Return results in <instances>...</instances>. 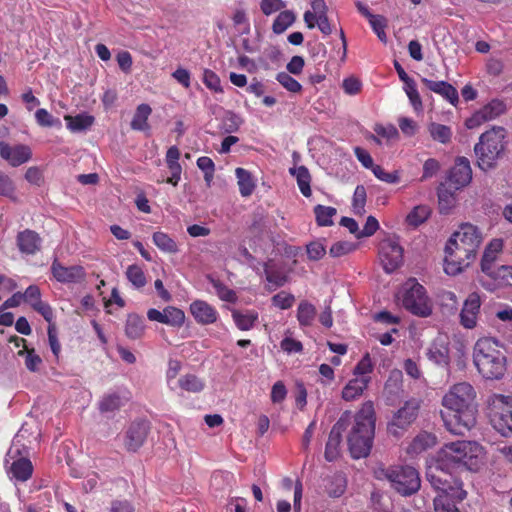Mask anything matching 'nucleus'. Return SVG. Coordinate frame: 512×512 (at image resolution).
<instances>
[{"instance_id": "obj_12", "label": "nucleus", "mask_w": 512, "mask_h": 512, "mask_svg": "<svg viewBox=\"0 0 512 512\" xmlns=\"http://www.w3.org/2000/svg\"><path fill=\"white\" fill-rule=\"evenodd\" d=\"M379 259L384 270L391 273L403 262V248L394 239H383L379 244Z\"/></svg>"}, {"instance_id": "obj_11", "label": "nucleus", "mask_w": 512, "mask_h": 512, "mask_svg": "<svg viewBox=\"0 0 512 512\" xmlns=\"http://www.w3.org/2000/svg\"><path fill=\"white\" fill-rule=\"evenodd\" d=\"M421 399L410 398L398 409L388 423V432L399 437L417 419L421 407Z\"/></svg>"}, {"instance_id": "obj_50", "label": "nucleus", "mask_w": 512, "mask_h": 512, "mask_svg": "<svg viewBox=\"0 0 512 512\" xmlns=\"http://www.w3.org/2000/svg\"><path fill=\"white\" fill-rule=\"evenodd\" d=\"M286 7L283 0H261L260 9L265 16H270L276 12H281Z\"/></svg>"}, {"instance_id": "obj_42", "label": "nucleus", "mask_w": 512, "mask_h": 512, "mask_svg": "<svg viewBox=\"0 0 512 512\" xmlns=\"http://www.w3.org/2000/svg\"><path fill=\"white\" fill-rule=\"evenodd\" d=\"M23 302L21 292L14 293L0 306V320H13L14 316L11 312H7L8 308L19 306Z\"/></svg>"}, {"instance_id": "obj_38", "label": "nucleus", "mask_w": 512, "mask_h": 512, "mask_svg": "<svg viewBox=\"0 0 512 512\" xmlns=\"http://www.w3.org/2000/svg\"><path fill=\"white\" fill-rule=\"evenodd\" d=\"M337 210L331 206L316 205L314 207V214L318 226L325 227L333 224V217L336 215Z\"/></svg>"}, {"instance_id": "obj_13", "label": "nucleus", "mask_w": 512, "mask_h": 512, "mask_svg": "<svg viewBox=\"0 0 512 512\" xmlns=\"http://www.w3.org/2000/svg\"><path fill=\"white\" fill-rule=\"evenodd\" d=\"M351 412L345 411L332 427L325 447V459L329 462L336 460L340 455L342 432H344L351 420Z\"/></svg>"}, {"instance_id": "obj_8", "label": "nucleus", "mask_w": 512, "mask_h": 512, "mask_svg": "<svg viewBox=\"0 0 512 512\" xmlns=\"http://www.w3.org/2000/svg\"><path fill=\"white\" fill-rule=\"evenodd\" d=\"M402 306L412 315L427 318L432 313V302L426 289L415 279H409L398 297Z\"/></svg>"}, {"instance_id": "obj_31", "label": "nucleus", "mask_w": 512, "mask_h": 512, "mask_svg": "<svg viewBox=\"0 0 512 512\" xmlns=\"http://www.w3.org/2000/svg\"><path fill=\"white\" fill-rule=\"evenodd\" d=\"M428 132L431 138L441 144H448L451 142L453 132L447 125L431 122L428 127Z\"/></svg>"}, {"instance_id": "obj_10", "label": "nucleus", "mask_w": 512, "mask_h": 512, "mask_svg": "<svg viewBox=\"0 0 512 512\" xmlns=\"http://www.w3.org/2000/svg\"><path fill=\"white\" fill-rule=\"evenodd\" d=\"M382 472L395 490L404 496L416 493L421 486L419 473L412 466H393Z\"/></svg>"}, {"instance_id": "obj_62", "label": "nucleus", "mask_w": 512, "mask_h": 512, "mask_svg": "<svg viewBox=\"0 0 512 512\" xmlns=\"http://www.w3.org/2000/svg\"><path fill=\"white\" fill-rule=\"evenodd\" d=\"M143 322H126L125 333L130 339H138L144 334Z\"/></svg>"}, {"instance_id": "obj_55", "label": "nucleus", "mask_w": 512, "mask_h": 512, "mask_svg": "<svg viewBox=\"0 0 512 512\" xmlns=\"http://www.w3.org/2000/svg\"><path fill=\"white\" fill-rule=\"evenodd\" d=\"M281 349L287 354L300 353L303 350V345L300 341L286 335L280 342Z\"/></svg>"}, {"instance_id": "obj_44", "label": "nucleus", "mask_w": 512, "mask_h": 512, "mask_svg": "<svg viewBox=\"0 0 512 512\" xmlns=\"http://www.w3.org/2000/svg\"><path fill=\"white\" fill-rule=\"evenodd\" d=\"M373 371V363L369 353H366L353 369V376L358 378H371L370 373Z\"/></svg>"}, {"instance_id": "obj_48", "label": "nucleus", "mask_w": 512, "mask_h": 512, "mask_svg": "<svg viewBox=\"0 0 512 512\" xmlns=\"http://www.w3.org/2000/svg\"><path fill=\"white\" fill-rule=\"evenodd\" d=\"M203 83L213 92L222 93L223 89L219 76L210 69H205L203 72Z\"/></svg>"}, {"instance_id": "obj_17", "label": "nucleus", "mask_w": 512, "mask_h": 512, "mask_svg": "<svg viewBox=\"0 0 512 512\" xmlns=\"http://www.w3.org/2000/svg\"><path fill=\"white\" fill-rule=\"evenodd\" d=\"M149 430V423L145 420L132 422L125 432V448L130 452L138 451L144 444Z\"/></svg>"}, {"instance_id": "obj_22", "label": "nucleus", "mask_w": 512, "mask_h": 512, "mask_svg": "<svg viewBox=\"0 0 512 512\" xmlns=\"http://www.w3.org/2000/svg\"><path fill=\"white\" fill-rule=\"evenodd\" d=\"M503 241L501 239H493L486 246L482 259H481V270L491 275L493 273V263L497 258L499 252L502 251Z\"/></svg>"}, {"instance_id": "obj_58", "label": "nucleus", "mask_w": 512, "mask_h": 512, "mask_svg": "<svg viewBox=\"0 0 512 512\" xmlns=\"http://www.w3.org/2000/svg\"><path fill=\"white\" fill-rule=\"evenodd\" d=\"M35 119L38 125L42 127H52L59 124V120H55L53 116L44 108H40L35 112Z\"/></svg>"}, {"instance_id": "obj_16", "label": "nucleus", "mask_w": 512, "mask_h": 512, "mask_svg": "<svg viewBox=\"0 0 512 512\" xmlns=\"http://www.w3.org/2000/svg\"><path fill=\"white\" fill-rule=\"evenodd\" d=\"M0 157L7 161L12 167H18L32 158V150L28 145H10L7 142H0Z\"/></svg>"}, {"instance_id": "obj_3", "label": "nucleus", "mask_w": 512, "mask_h": 512, "mask_svg": "<svg viewBox=\"0 0 512 512\" xmlns=\"http://www.w3.org/2000/svg\"><path fill=\"white\" fill-rule=\"evenodd\" d=\"M483 447L474 441L457 440L444 444L437 452L435 458L439 467L475 471L483 458Z\"/></svg>"}, {"instance_id": "obj_20", "label": "nucleus", "mask_w": 512, "mask_h": 512, "mask_svg": "<svg viewBox=\"0 0 512 512\" xmlns=\"http://www.w3.org/2000/svg\"><path fill=\"white\" fill-rule=\"evenodd\" d=\"M427 356L438 365H448L449 348L447 336L439 335L428 349Z\"/></svg>"}, {"instance_id": "obj_14", "label": "nucleus", "mask_w": 512, "mask_h": 512, "mask_svg": "<svg viewBox=\"0 0 512 512\" xmlns=\"http://www.w3.org/2000/svg\"><path fill=\"white\" fill-rule=\"evenodd\" d=\"M472 180V169L470 161L464 156H458L454 165L450 168L447 176L449 188L460 190L470 184Z\"/></svg>"}, {"instance_id": "obj_53", "label": "nucleus", "mask_w": 512, "mask_h": 512, "mask_svg": "<svg viewBox=\"0 0 512 512\" xmlns=\"http://www.w3.org/2000/svg\"><path fill=\"white\" fill-rule=\"evenodd\" d=\"M405 92L410 100L411 105L415 111H421L423 109L422 99L416 88L415 81L405 86Z\"/></svg>"}, {"instance_id": "obj_37", "label": "nucleus", "mask_w": 512, "mask_h": 512, "mask_svg": "<svg viewBox=\"0 0 512 512\" xmlns=\"http://www.w3.org/2000/svg\"><path fill=\"white\" fill-rule=\"evenodd\" d=\"M153 243L158 249L165 253L174 254L178 252L177 243L166 233L157 231L152 236Z\"/></svg>"}, {"instance_id": "obj_2", "label": "nucleus", "mask_w": 512, "mask_h": 512, "mask_svg": "<svg viewBox=\"0 0 512 512\" xmlns=\"http://www.w3.org/2000/svg\"><path fill=\"white\" fill-rule=\"evenodd\" d=\"M483 241L482 232L471 223H462L446 245L444 271L448 275H457L476 258Z\"/></svg>"}, {"instance_id": "obj_63", "label": "nucleus", "mask_w": 512, "mask_h": 512, "mask_svg": "<svg viewBox=\"0 0 512 512\" xmlns=\"http://www.w3.org/2000/svg\"><path fill=\"white\" fill-rule=\"evenodd\" d=\"M25 179L30 184L40 186L44 181L43 172L37 166L29 167L25 173Z\"/></svg>"}, {"instance_id": "obj_32", "label": "nucleus", "mask_w": 512, "mask_h": 512, "mask_svg": "<svg viewBox=\"0 0 512 512\" xmlns=\"http://www.w3.org/2000/svg\"><path fill=\"white\" fill-rule=\"evenodd\" d=\"M190 311L195 320H216L217 313L213 307L204 301H194Z\"/></svg>"}, {"instance_id": "obj_54", "label": "nucleus", "mask_w": 512, "mask_h": 512, "mask_svg": "<svg viewBox=\"0 0 512 512\" xmlns=\"http://www.w3.org/2000/svg\"><path fill=\"white\" fill-rule=\"evenodd\" d=\"M315 316V306L306 300L301 301L297 310V320H312Z\"/></svg>"}, {"instance_id": "obj_33", "label": "nucleus", "mask_w": 512, "mask_h": 512, "mask_svg": "<svg viewBox=\"0 0 512 512\" xmlns=\"http://www.w3.org/2000/svg\"><path fill=\"white\" fill-rule=\"evenodd\" d=\"M177 383L180 389L189 393H199L205 387V382L194 374L181 376Z\"/></svg>"}, {"instance_id": "obj_40", "label": "nucleus", "mask_w": 512, "mask_h": 512, "mask_svg": "<svg viewBox=\"0 0 512 512\" xmlns=\"http://www.w3.org/2000/svg\"><path fill=\"white\" fill-rule=\"evenodd\" d=\"M125 274L134 287L139 289L146 285V276L139 265L133 264L128 266Z\"/></svg>"}, {"instance_id": "obj_47", "label": "nucleus", "mask_w": 512, "mask_h": 512, "mask_svg": "<svg viewBox=\"0 0 512 512\" xmlns=\"http://www.w3.org/2000/svg\"><path fill=\"white\" fill-rule=\"evenodd\" d=\"M276 80L289 92L299 93L302 85L287 72H279Z\"/></svg>"}, {"instance_id": "obj_35", "label": "nucleus", "mask_w": 512, "mask_h": 512, "mask_svg": "<svg viewBox=\"0 0 512 512\" xmlns=\"http://www.w3.org/2000/svg\"><path fill=\"white\" fill-rule=\"evenodd\" d=\"M147 316L148 320H185L184 312L175 307H167L163 312L152 308L147 312Z\"/></svg>"}, {"instance_id": "obj_52", "label": "nucleus", "mask_w": 512, "mask_h": 512, "mask_svg": "<svg viewBox=\"0 0 512 512\" xmlns=\"http://www.w3.org/2000/svg\"><path fill=\"white\" fill-rule=\"evenodd\" d=\"M372 172L376 178H378L379 180H381L383 182L389 183V184L398 183L400 180V176L397 171L387 172L380 165H375V167H373Z\"/></svg>"}, {"instance_id": "obj_6", "label": "nucleus", "mask_w": 512, "mask_h": 512, "mask_svg": "<svg viewBox=\"0 0 512 512\" xmlns=\"http://www.w3.org/2000/svg\"><path fill=\"white\" fill-rule=\"evenodd\" d=\"M507 130L502 126H493L479 137L474 146L477 166L484 172L496 167L507 146Z\"/></svg>"}, {"instance_id": "obj_57", "label": "nucleus", "mask_w": 512, "mask_h": 512, "mask_svg": "<svg viewBox=\"0 0 512 512\" xmlns=\"http://www.w3.org/2000/svg\"><path fill=\"white\" fill-rule=\"evenodd\" d=\"M342 88L347 95H357L362 90V82L357 77L350 76L343 80Z\"/></svg>"}, {"instance_id": "obj_18", "label": "nucleus", "mask_w": 512, "mask_h": 512, "mask_svg": "<svg viewBox=\"0 0 512 512\" xmlns=\"http://www.w3.org/2000/svg\"><path fill=\"white\" fill-rule=\"evenodd\" d=\"M51 272L54 278L62 283H77L85 279L86 273L82 266H63L57 260L53 261L51 265Z\"/></svg>"}, {"instance_id": "obj_36", "label": "nucleus", "mask_w": 512, "mask_h": 512, "mask_svg": "<svg viewBox=\"0 0 512 512\" xmlns=\"http://www.w3.org/2000/svg\"><path fill=\"white\" fill-rule=\"evenodd\" d=\"M296 20V15L291 10H284L279 12L272 24V30L275 34L279 35L284 33Z\"/></svg>"}, {"instance_id": "obj_24", "label": "nucleus", "mask_w": 512, "mask_h": 512, "mask_svg": "<svg viewBox=\"0 0 512 512\" xmlns=\"http://www.w3.org/2000/svg\"><path fill=\"white\" fill-rule=\"evenodd\" d=\"M437 443V438L434 434L423 431L419 433L407 447V453L410 455L420 454L432 447Z\"/></svg>"}, {"instance_id": "obj_43", "label": "nucleus", "mask_w": 512, "mask_h": 512, "mask_svg": "<svg viewBox=\"0 0 512 512\" xmlns=\"http://www.w3.org/2000/svg\"><path fill=\"white\" fill-rule=\"evenodd\" d=\"M197 167L204 173L206 185L210 187L214 178L215 164L210 157L201 156L197 159Z\"/></svg>"}, {"instance_id": "obj_56", "label": "nucleus", "mask_w": 512, "mask_h": 512, "mask_svg": "<svg viewBox=\"0 0 512 512\" xmlns=\"http://www.w3.org/2000/svg\"><path fill=\"white\" fill-rule=\"evenodd\" d=\"M438 200L440 210L443 211L450 209L454 205L455 197L449 189L440 187L438 189Z\"/></svg>"}, {"instance_id": "obj_45", "label": "nucleus", "mask_w": 512, "mask_h": 512, "mask_svg": "<svg viewBox=\"0 0 512 512\" xmlns=\"http://www.w3.org/2000/svg\"><path fill=\"white\" fill-rule=\"evenodd\" d=\"M357 244L349 241L335 242L329 249V255L333 258L342 257L355 251Z\"/></svg>"}, {"instance_id": "obj_49", "label": "nucleus", "mask_w": 512, "mask_h": 512, "mask_svg": "<svg viewBox=\"0 0 512 512\" xmlns=\"http://www.w3.org/2000/svg\"><path fill=\"white\" fill-rule=\"evenodd\" d=\"M272 304L280 309H288L293 306L295 302V297L293 294L286 292V291H280L276 295H274L271 299Z\"/></svg>"}, {"instance_id": "obj_7", "label": "nucleus", "mask_w": 512, "mask_h": 512, "mask_svg": "<svg viewBox=\"0 0 512 512\" xmlns=\"http://www.w3.org/2000/svg\"><path fill=\"white\" fill-rule=\"evenodd\" d=\"M451 469L439 467V462L435 458L434 464L429 466L426 472V479L431 486L442 493L438 497L445 500L462 501L466 498L467 492L463 489L462 482L454 476Z\"/></svg>"}, {"instance_id": "obj_30", "label": "nucleus", "mask_w": 512, "mask_h": 512, "mask_svg": "<svg viewBox=\"0 0 512 512\" xmlns=\"http://www.w3.org/2000/svg\"><path fill=\"white\" fill-rule=\"evenodd\" d=\"M480 307V296L477 293H471L464 302L460 320H476Z\"/></svg>"}, {"instance_id": "obj_19", "label": "nucleus", "mask_w": 512, "mask_h": 512, "mask_svg": "<svg viewBox=\"0 0 512 512\" xmlns=\"http://www.w3.org/2000/svg\"><path fill=\"white\" fill-rule=\"evenodd\" d=\"M16 242L21 253L34 255L40 250L42 239L37 232L31 229H25L18 233Z\"/></svg>"}, {"instance_id": "obj_28", "label": "nucleus", "mask_w": 512, "mask_h": 512, "mask_svg": "<svg viewBox=\"0 0 512 512\" xmlns=\"http://www.w3.org/2000/svg\"><path fill=\"white\" fill-rule=\"evenodd\" d=\"M12 478L17 481L25 482L31 478L33 466L29 459L19 458L15 460L10 467Z\"/></svg>"}, {"instance_id": "obj_51", "label": "nucleus", "mask_w": 512, "mask_h": 512, "mask_svg": "<svg viewBox=\"0 0 512 512\" xmlns=\"http://www.w3.org/2000/svg\"><path fill=\"white\" fill-rule=\"evenodd\" d=\"M15 185L12 179L0 171V196H4L10 199H15Z\"/></svg>"}, {"instance_id": "obj_4", "label": "nucleus", "mask_w": 512, "mask_h": 512, "mask_svg": "<svg viewBox=\"0 0 512 512\" xmlns=\"http://www.w3.org/2000/svg\"><path fill=\"white\" fill-rule=\"evenodd\" d=\"M473 362L486 379H501L507 371V358L502 344L494 337L477 340L473 350Z\"/></svg>"}, {"instance_id": "obj_34", "label": "nucleus", "mask_w": 512, "mask_h": 512, "mask_svg": "<svg viewBox=\"0 0 512 512\" xmlns=\"http://www.w3.org/2000/svg\"><path fill=\"white\" fill-rule=\"evenodd\" d=\"M127 399L118 393H108L99 402V410L102 413L114 412L120 409Z\"/></svg>"}, {"instance_id": "obj_5", "label": "nucleus", "mask_w": 512, "mask_h": 512, "mask_svg": "<svg viewBox=\"0 0 512 512\" xmlns=\"http://www.w3.org/2000/svg\"><path fill=\"white\" fill-rule=\"evenodd\" d=\"M375 432V411L373 402L362 404L355 415V423L348 435V446L355 459L369 455Z\"/></svg>"}, {"instance_id": "obj_23", "label": "nucleus", "mask_w": 512, "mask_h": 512, "mask_svg": "<svg viewBox=\"0 0 512 512\" xmlns=\"http://www.w3.org/2000/svg\"><path fill=\"white\" fill-rule=\"evenodd\" d=\"M370 381L371 378H358L354 376L342 389V399L345 401H353L359 398L367 389Z\"/></svg>"}, {"instance_id": "obj_27", "label": "nucleus", "mask_w": 512, "mask_h": 512, "mask_svg": "<svg viewBox=\"0 0 512 512\" xmlns=\"http://www.w3.org/2000/svg\"><path fill=\"white\" fill-rule=\"evenodd\" d=\"M235 175L237 178V184L239 186V192L241 196H251L256 188V183L251 172L244 168L238 167L235 170Z\"/></svg>"}, {"instance_id": "obj_15", "label": "nucleus", "mask_w": 512, "mask_h": 512, "mask_svg": "<svg viewBox=\"0 0 512 512\" xmlns=\"http://www.w3.org/2000/svg\"><path fill=\"white\" fill-rule=\"evenodd\" d=\"M506 111V104L499 99H493L480 110L476 111L470 118L465 122L468 129H474L479 127L483 123L493 120Z\"/></svg>"}, {"instance_id": "obj_25", "label": "nucleus", "mask_w": 512, "mask_h": 512, "mask_svg": "<svg viewBox=\"0 0 512 512\" xmlns=\"http://www.w3.org/2000/svg\"><path fill=\"white\" fill-rule=\"evenodd\" d=\"M151 113L152 109L150 105L145 103L138 105L130 123L131 129L143 132L149 131L150 125L148 119Z\"/></svg>"}, {"instance_id": "obj_41", "label": "nucleus", "mask_w": 512, "mask_h": 512, "mask_svg": "<svg viewBox=\"0 0 512 512\" xmlns=\"http://www.w3.org/2000/svg\"><path fill=\"white\" fill-rule=\"evenodd\" d=\"M367 193L363 185H357L353 194L352 207L353 212L357 215L365 213Z\"/></svg>"}, {"instance_id": "obj_59", "label": "nucleus", "mask_w": 512, "mask_h": 512, "mask_svg": "<svg viewBox=\"0 0 512 512\" xmlns=\"http://www.w3.org/2000/svg\"><path fill=\"white\" fill-rule=\"evenodd\" d=\"M19 354L24 356L28 370L33 372L38 370L42 360L33 350L19 351Z\"/></svg>"}, {"instance_id": "obj_64", "label": "nucleus", "mask_w": 512, "mask_h": 512, "mask_svg": "<svg viewBox=\"0 0 512 512\" xmlns=\"http://www.w3.org/2000/svg\"><path fill=\"white\" fill-rule=\"evenodd\" d=\"M434 506L436 512H460V510L449 500L443 499V497H437L434 499Z\"/></svg>"}, {"instance_id": "obj_60", "label": "nucleus", "mask_w": 512, "mask_h": 512, "mask_svg": "<svg viewBox=\"0 0 512 512\" xmlns=\"http://www.w3.org/2000/svg\"><path fill=\"white\" fill-rule=\"evenodd\" d=\"M379 229V222L374 216H368L366 223L362 230L357 234V238L370 237Z\"/></svg>"}, {"instance_id": "obj_21", "label": "nucleus", "mask_w": 512, "mask_h": 512, "mask_svg": "<svg viewBox=\"0 0 512 512\" xmlns=\"http://www.w3.org/2000/svg\"><path fill=\"white\" fill-rule=\"evenodd\" d=\"M421 81L430 91L441 95L452 105H456L458 103V92L450 83L446 81H434L427 78H422Z\"/></svg>"}, {"instance_id": "obj_29", "label": "nucleus", "mask_w": 512, "mask_h": 512, "mask_svg": "<svg viewBox=\"0 0 512 512\" xmlns=\"http://www.w3.org/2000/svg\"><path fill=\"white\" fill-rule=\"evenodd\" d=\"M67 128L72 132H80L87 130L94 123V117L85 113L78 114L76 116L66 115L64 117Z\"/></svg>"}, {"instance_id": "obj_26", "label": "nucleus", "mask_w": 512, "mask_h": 512, "mask_svg": "<svg viewBox=\"0 0 512 512\" xmlns=\"http://www.w3.org/2000/svg\"><path fill=\"white\" fill-rule=\"evenodd\" d=\"M289 173L296 178L297 185L302 195L305 197H310L312 195L310 186L311 175L308 168L304 165L299 167H292L289 169Z\"/></svg>"}, {"instance_id": "obj_9", "label": "nucleus", "mask_w": 512, "mask_h": 512, "mask_svg": "<svg viewBox=\"0 0 512 512\" xmlns=\"http://www.w3.org/2000/svg\"><path fill=\"white\" fill-rule=\"evenodd\" d=\"M489 419L501 435L512 434V397L494 394L489 400Z\"/></svg>"}, {"instance_id": "obj_39", "label": "nucleus", "mask_w": 512, "mask_h": 512, "mask_svg": "<svg viewBox=\"0 0 512 512\" xmlns=\"http://www.w3.org/2000/svg\"><path fill=\"white\" fill-rule=\"evenodd\" d=\"M431 210L427 205H418L406 216L408 225L418 227L430 216Z\"/></svg>"}, {"instance_id": "obj_61", "label": "nucleus", "mask_w": 512, "mask_h": 512, "mask_svg": "<svg viewBox=\"0 0 512 512\" xmlns=\"http://www.w3.org/2000/svg\"><path fill=\"white\" fill-rule=\"evenodd\" d=\"M440 169V163L434 158L427 159L423 164V174L421 180L433 177Z\"/></svg>"}, {"instance_id": "obj_1", "label": "nucleus", "mask_w": 512, "mask_h": 512, "mask_svg": "<svg viewBox=\"0 0 512 512\" xmlns=\"http://www.w3.org/2000/svg\"><path fill=\"white\" fill-rule=\"evenodd\" d=\"M476 390L466 381L452 385L442 397L440 415L451 434L464 436L476 424Z\"/></svg>"}, {"instance_id": "obj_46", "label": "nucleus", "mask_w": 512, "mask_h": 512, "mask_svg": "<svg viewBox=\"0 0 512 512\" xmlns=\"http://www.w3.org/2000/svg\"><path fill=\"white\" fill-rule=\"evenodd\" d=\"M307 257L310 261H318L326 254V246L321 240L311 241L306 245Z\"/></svg>"}]
</instances>
